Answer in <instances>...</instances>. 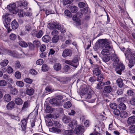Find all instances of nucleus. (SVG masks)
Segmentation results:
<instances>
[{"instance_id": "1", "label": "nucleus", "mask_w": 135, "mask_h": 135, "mask_svg": "<svg viewBox=\"0 0 135 135\" xmlns=\"http://www.w3.org/2000/svg\"><path fill=\"white\" fill-rule=\"evenodd\" d=\"M125 55L126 58L129 60V67L131 68L134 66L135 63V52L132 51L129 48H127Z\"/></svg>"}, {"instance_id": "2", "label": "nucleus", "mask_w": 135, "mask_h": 135, "mask_svg": "<svg viewBox=\"0 0 135 135\" xmlns=\"http://www.w3.org/2000/svg\"><path fill=\"white\" fill-rule=\"evenodd\" d=\"M63 96L61 95H58L55 98H53L50 99L49 101L50 103L54 106H60L61 105L63 104V102L65 101L64 100H62V101H61L63 98Z\"/></svg>"}, {"instance_id": "3", "label": "nucleus", "mask_w": 135, "mask_h": 135, "mask_svg": "<svg viewBox=\"0 0 135 135\" xmlns=\"http://www.w3.org/2000/svg\"><path fill=\"white\" fill-rule=\"evenodd\" d=\"M99 44L101 48H104L108 46H111L109 40L107 39H101L98 41Z\"/></svg>"}, {"instance_id": "4", "label": "nucleus", "mask_w": 135, "mask_h": 135, "mask_svg": "<svg viewBox=\"0 0 135 135\" xmlns=\"http://www.w3.org/2000/svg\"><path fill=\"white\" fill-rule=\"evenodd\" d=\"M16 3L17 4V6L18 7H20L22 8L26 9L27 8V6L28 3L26 1L23 0L22 1H19L17 2Z\"/></svg>"}, {"instance_id": "5", "label": "nucleus", "mask_w": 135, "mask_h": 135, "mask_svg": "<svg viewBox=\"0 0 135 135\" xmlns=\"http://www.w3.org/2000/svg\"><path fill=\"white\" fill-rule=\"evenodd\" d=\"M7 8L10 12L13 14H16L17 13V11L15 3L9 5L8 6Z\"/></svg>"}, {"instance_id": "6", "label": "nucleus", "mask_w": 135, "mask_h": 135, "mask_svg": "<svg viewBox=\"0 0 135 135\" xmlns=\"http://www.w3.org/2000/svg\"><path fill=\"white\" fill-rule=\"evenodd\" d=\"M125 69V66L123 63H120L119 64V66H117L115 69L116 72L119 74H121V71Z\"/></svg>"}, {"instance_id": "7", "label": "nucleus", "mask_w": 135, "mask_h": 135, "mask_svg": "<svg viewBox=\"0 0 135 135\" xmlns=\"http://www.w3.org/2000/svg\"><path fill=\"white\" fill-rule=\"evenodd\" d=\"M84 127L82 126H79L76 127L73 133L77 135H79L81 132L82 133L84 132Z\"/></svg>"}, {"instance_id": "8", "label": "nucleus", "mask_w": 135, "mask_h": 135, "mask_svg": "<svg viewBox=\"0 0 135 135\" xmlns=\"http://www.w3.org/2000/svg\"><path fill=\"white\" fill-rule=\"evenodd\" d=\"M72 54L71 50L69 49H66L64 50L62 54V56L65 57L67 56H70Z\"/></svg>"}, {"instance_id": "9", "label": "nucleus", "mask_w": 135, "mask_h": 135, "mask_svg": "<svg viewBox=\"0 0 135 135\" xmlns=\"http://www.w3.org/2000/svg\"><path fill=\"white\" fill-rule=\"evenodd\" d=\"M6 52L10 56L14 57L16 58L18 57V53L15 51L7 50H6Z\"/></svg>"}, {"instance_id": "10", "label": "nucleus", "mask_w": 135, "mask_h": 135, "mask_svg": "<svg viewBox=\"0 0 135 135\" xmlns=\"http://www.w3.org/2000/svg\"><path fill=\"white\" fill-rule=\"evenodd\" d=\"M102 50L101 53L103 55H106L108 54L109 53V51L112 49V47L111 46H108L104 48Z\"/></svg>"}, {"instance_id": "11", "label": "nucleus", "mask_w": 135, "mask_h": 135, "mask_svg": "<svg viewBox=\"0 0 135 135\" xmlns=\"http://www.w3.org/2000/svg\"><path fill=\"white\" fill-rule=\"evenodd\" d=\"M50 76V80L52 83H57L58 81H61V79L59 77L54 76L52 75H51Z\"/></svg>"}, {"instance_id": "12", "label": "nucleus", "mask_w": 135, "mask_h": 135, "mask_svg": "<svg viewBox=\"0 0 135 135\" xmlns=\"http://www.w3.org/2000/svg\"><path fill=\"white\" fill-rule=\"evenodd\" d=\"M127 123L129 125L135 123V116H132L129 117L127 121Z\"/></svg>"}, {"instance_id": "13", "label": "nucleus", "mask_w": 135, "mask_h": 135, "mask_svg": "<svg viewBox=\"0 0 135 135\" xmlns=\"http://www.w3.org/2000/svg\"><path fill=\"white\" fill-rule=\"evenodd\" d=\"M112 88L111 87L110 85H108L105 86L104 89L103 91V94L104 93H108L111 92Z\"/></svg>"}, {"instance_id": "14", "label": "nucleus", "mask_w": 135, "mask_h": 135, "mask_svg": "<svg viewBox=\"0 0 135 135\" xmlns=\"http://www.w3.org/2000/svg\"><path fill=\"white\" fill-rule=\"evenodd\" d=\"M72 62L71 66L76 68H77L79 64L78 59V57L75 58L74 59L71 61Z\"/></svg>"}, {"instance_id": "15", "label": "nucleus", "mask_w": 135, "mask_h": 135, "mask_svg": "<svg viewBox=\"0 0 135 135\" xmlns=\"http://www.w3.org/2000/svg\"><path fill=\"white\" fill-rule=\"evenodd\" d=\"M112 60L115 63L118 64L119 61V59L115 54H113L111 56Z\"/></svg>"}, {"instance_id": "16", "label": "nucleus", "mask_w": 135, "mask_h": 135, "mask_svg": "<svg viewBox=\"0 0 135 135\" xmlns=\"http://www.w3.org/2000/svg\"><path fill=\"white\" fill-rule=\"evenodd\" d=\"M11 16L10 14L9 13H6L4 16L3 19H4V21L10 22V21L11 20Z\"/></svg>"}, {"instance_id": "17", "label": "nucleus", "mask_w": 135, "mask_h": 135, "mask_svg": "<svg viewBox=\"0 0 135 135\" xmlns=\"http://www.w3.org/2000/svg\"><path fill=\"white\" fill-rule=\"evenodd\" d=\"M77 121L73 120L71 121L69 124V126L71 128V129H73L75 127H76L77 124Z\"/></svg>"}, {"instance_id": "18", "label": "nucleus", "mask_w": 135, "mask_h": 135, "mask_svg": "<svg viewBox=\"0 0 135 135\" xmlns=\"http://www.w3.org/2000/svg\"><path fill=\"white\" fill-rule=\"evenodd\" d=\"M15 105V104L14 102L11 101L7 104L6 107L8 109L11 110L14 108Z\"/></svg>"}, {"instance_id": "19", "label": "nucleus", "mask_w": 135, "mask_h": 135, "mask_svg": "<svg viewBox=\"0 0 135 135\" xmlns=\"http://www.w3.org/2000/svg\"><path fill=\"white\" fill-rule=\"evenodd\" d=\"M59 116V115L58 114L56 115L55 114H51L50 113L47 115L45 117L47 119L49 118H54L55 119L58 118Z\"/></svg>"}, {"instance_id": "20", "label": "nucleus", "mask_w": 135, "mask_h": 135, "mask_svg": "<svg viewBox=\"0 0 135 135\" xmlns=\"http://www.w3.org/2000/svg\"><path fill=\"white\" fill-rule=\"evenodd\" d=\"M11 26L13 29L15 30L18 28V24L16 21L14 20L12 21L11 23Z\"/></svg>"}, {"instance_id": "21", "label": "nucleus", "mask_w": 135, "mask_h": 135, "mask_svg": "<svg viewBox=\"0 0 135 135\" xmlns=\"http://www.w3.org/2000/svg\"><path fill=\"white\" fill-rule=\"evenodd\" d=\"M72 18L73 21L76 22L77 25H81L80 20L78 18L76 15H74L72 17Z\"/></svg>"}, {"instance_id": "22", "label": "nucleus", "mask_w": 135, "mask_h": 135, "mask_svg": "<svg viewBox=\"0 0 135 135\" xmlns=\"http://www.w3.org/2000/svg\"><path fill=\"white\" fill-rule=\"evenodd\" d=\"M15 103L18 105H22L23 102V101L20 97L15 98Z\"/></svg>"}, {"instance_id": "23", "label": "nucleus", "mask_w": 135, "mask_h": 135, "mask_svg": "<svg viewBox=\"0 0 135 135\" xmlns=\"http://www.w3.org/2000/svg\"><path fill=\"white\" fill-rule=\"evenodd\" d=\"M21 126L22 129L23 131H25L26 128V125L27 122L26 120L25 119L22 120L21 121Z\"/></svg>"}, {"instance_id": "24", "label": "nucleus", "mask_w": 135, "mask_h": 135, "mask_svg": "<svg viewBox=\"0 0 135 135\" xmlns=\"http://www.w3.org/2000/svg\"><path fill=\"white\" fill-rule=\"evenodd\" d=\"M54 69L56 71H59L60 70L61 68V65L59 63H56L53 66Z\"/></svg>"}, {"instance_id": "25", "label": "nucleus", "mask_w": 135, "mask_h": 135, "mask_svg": "<svg viewBox=\"0 0 135 135\" xmlns=\"http://www.w3.org/2000/svg\"><path fill=\"white\" fill-rule=\"evenodd\" d=\"M42 41L44 42L47 43L50 40L51 37L48 35H46L42 37Z\"/></svg>"}, {"instance_id": "26", "label": "nucleus", "mask_w": 135, "mask_h": 135, "mask_svg": "<svg viewBox=\"0 0 135 135\" xmlns=\"http://www.w3.org/2000/svg\"><path fill=\"white\" fill-rule=\"evenodd\" d=\"M70 8L71 12L73 13H75L78 10V7L74 5H71Z\"/></svg>"}, {"instance_id": "27", "label": "nucleus", "mask_w": 135, "mask_h": 135, "mask_svg": "<svg viewBox=\"0 0 135 135\" xmlns=\"http://www.w3.org/2000/svg\"><path fill=\"white\" fill-rule=\"evenodd\" d=\"M117 83L120 88L122 87L124 85L122 80L121 78H118L116 81Z\"/></svg>"}, {"instance_id": "28", "label": "nucleus", "mask_w": 135, "mask_h": 135, "mask_svg": "<svg viewBox=\"0 0 135 135\" xmlns=\"http://www.w3.org/2000/svg\"><path fill=\"white\" fill-rule=\"evenodd\" d=\"M4 100L6 102H9L11 99V97L9 94H5L3 97Z\"/></svg>"}, {"instance_id": "29", "label": "nucleus", "mask_w": 135, "mask_h": 135, "mask_svg": "<svg viewBox=\"0 0 135 135\" xmlns=\"http://www.w3.org/2000/svg\"><path fill=\"white\" fill-rule=\"evenodd\" d=\"M81 93H82V95H84V98L85 99H89L91 98L92 97V95L90 94V93H87V92L86 91V90L85 91V92L84 93L82 92Z\"/></svg>"}, {"instance_id": "30", "label": "nucleus", "mask_w": 135, "mask_h": 135, "mask_svg": "<svg viewBox=\"0 0 135 135\" xmlns=\"http://www.w3.org/2000/svg\"><path fill=\"white\" fill-rule=\"evenodd\" d=\"M105 85V83L102 82H100L98 83L96 86V88L99 89H100L103 88V86Z\"/></svg>"}, {"instance_id": "31", "label": "nucleus", "mask_w": 135, "mask_h": 135, "mask_svg": "<svg viewBox=\"0 0 135 135\" xmlns=\"http://www.w3.org/2000/svg\"><path fill=\"white\" fill-rule=\"evenodd\" d=\"M129 132L131 133H135V125H132L129 127Z\"/></svg>"}, {"instance_id": "32", "label": "nucleus", "mask_w": 135, "mask_h": 135, "mask_svg": "<svg viewBox=\"0 0 135 135\" xmlns=\"http://www.w3.org/2000/svg\"><path fill=\"white\" fill-rule=\"evenodd\" d=\"M118 107L119 109L121 110H124L126 109V105L122 103H121L119 104Z\"/></svg>"}, {"instance_id": "33", "label": "nucleus", "mask_w": 135, "mask_h": 135, "mask_svg": "<svg viewBox=\"0 0 135 135\" xmlns=\"http://www.w3.org/2000/svg\"><path fill=\"white\" fill-rule=\"evenodd\" d=\"M101 73V71L98 68H95L93 70V73L95 75H98L100 74Z\"/></svg>"}, {"instance_id": "34", "label": "nucleus", "mask_w": 135, "mask_h": 135, "mask_svg": "<svg viewBox=\"0 0 135 135\" xmlns=\"http://www.w3.org/2000/svg\"><path fill=\"white\" fill-rule=\"evenodd\" d=\"M73 133V131L71 130H65L63 132V134L65 135H72Z\"/></svg>"}, {"instance_id": "35", "label": "nucleus", "mask_w": 135, "mask_h": 135, "mask_svg": "<svg viewBox=\"0 0 135 135\" xmlns=\"http://www.w3.org/2000/svg\"><path fill=\"white\" fill-rule=\"evenodd\" d=\"M34 89L32 88H30L27 89L26 91V94L29 95H32L34 93Z\"/></svg>"}, {"instance_id": "36", "label": "nucleus", "mask_w": 135, "mask_h": 135, "mask_svg": "<svg viewBox=\"0 0 135 135\" xmlns=\"http://www.w3.org/2000/svg\"><path fill=\"white\" fill-rule=\"evenodd\" d=\"M59 39V37L58 35L54 36L52 38L51 41L52 43H56L58 42Z\"/></svg>"}, {"instance_id": "37", "label": "nucleus", "mask_w": 135, "mask_h": 135, "mask_svg": "<svg viewBox=\"0 0 135 135\" xmlns=\"http://www.w3.org/2000/svg\"><path fill=\"white\" fill-rule=\"evenodd\" d=\"M19 45L21 46L24 47H26L28 46V44L25 42L23 41L20 40L19 42Z\"/></svg>"}, {"instance_id": "38", "label": "nucleus", "mask_w": 135, "mask_h": 135, "mask_svg": "<svg viewBox=\"0 0 135 135\" xmlns=\"http://www.w3.org/2000/svg\"><path fill=\"white\" fill-rule=\"evenodd\" d=\"M53 124L55 127L59 128H61V125L59 121H54Z\"/></svg>"}, {"instance_id": "39", "label": "nucleus", "mask_w": 135, "mask_h": 135, "mask_svg": "<svg viewBox=\"0 0 135 135\" xmlns=\"http://www.w3.org/2000/svg\"><path fill=\"white\" fill-rule=\"evenodd\" d=\"M49 68V67L46 64H44L42 67V70L44 71H48Z\"/></svg>"}, {"instance_id": "40", "label": "nucleus", "mask_w": 135, "mask_h": 135, "mask_svg": "<svg viewBox=\"0 0 135 135\" xmlns=\"http://www.w3.org/2000/svg\"><path fill=\"white\" fill-rule=\"evenodd\" d=\"M29 106L28 102V101L25 102L22 108V110H25Z\"/></svg>"}, {"instance_id": "41", "label": "nucleus", "mask_w": 135, "mask_h": 135, "mask_svg": "<svg viewBox=\"0 0 135 135\" xmlns=\"http://www.w3.org/2000/svg\"><path fill=\"white\" fill-rule=\"evenodd\" d=\"M8 61L7 60H4L2 61L0 63V65L3 67L6 66L8 63Z\"/></svg>"}, {"instance_id": "42", "label": "nucleus", "mask_w": 135, "mask_h": 135, "mask_svg": "<svg viewBox=\"0 0 135 135\" xmlns=\"http://www.w3.org/2000/svg\"><path fill=\"white\" fill-rule=\"evenodd\" d=\"M72 105L70 101H68L64 104V106L65 108L68 109Z\"/></svg>"}, {"instance_id": "43", "label": "nucleus", "mask_w": 135, "mask_h": 135, "mask_svg": "<svg viewBox=\"0 0 135 135\" xmlns=\"http://www.w3.org/2000/svg\"><path fill=\"white\" fill-rule=\"evenodd\" d=\"M64 13L65 15L69 17L70 18L72 16V14L68 10H65V11Z\"/></svg>"}, {"instance_id": "44", "label": "nucleus", "mask_w": 135, "mask_h": 135, "mask_svg": "<svg viewBox=\"0 0 135 135\" xmlns=\"http://www.w3.org/2000/svg\"><path fill=\"white\" fill-rule=\"evenodd\" d=\"M25 31H27L28 32L31 31L32 28L31 25L28 24L25 26Z\"/></svg>"}, {"instance_id": "45", "label": "nucleus", "mask_w": 135, "mask_h": 135, "mask_svg": "<svg viewBox=\"0 0 135 135\" xmlns=\"http://www.w3.org/2000/svg\"><path fill=\"white\" fill-rule=\"evenodd\" d=\"M43 34V32L42 30H40L36 33V36L37 38H40L42 37Z\"/></svg>"}, {"instance_id": "46", "label": "nucleus", "mask_w": 135, "mask_h": 135, "mask_svg": "<svg viewBox=\"0 0 135 135\" xmlns=\"http://www.w3.org/2000/svg\"><path fill=\"white\" fill-rule=\"evenodd\" d=\"M18 15L20 17H22L25 16V12L22 10H18Z\"/></svg>"}, {"instance_id": "47", "label": "nucleus", "mask_w": 135, "mask_h": 135, "mask_svg": "<svg viewBox=\"0 0 135 135\" xmlns=\"http://www.w3.org/2000/svg\"><path fill=\"white\" fill-rule=\"evenodd\" d=\"M33 44L36 47H38L41 45V44L40 41L37 40H35L33 41Z\"/></svg>"}, {"instance_id": "48", "label": "nucleus", "mask_w": 135, "mask_h": 135, "mask_svg": "<svg viewBox=\"0 0 135 135\" xmlns=\"http://www.w3.org/2000/svg\"><path fill=\"white\" fill-rule=\"evenodd\" d=\"M97 81L99 82H102L104 79L103 75L102 74H100L98 75Z\"/></svg>"}, {"instance_id": "49", "label": "nucleus", "mask_w": 135, "mask_h": 135, "mask_svg": "<svg viewBox=\"0 0 135 135\" xmlns=\"http://www.w3.org/2000/svg\"><path fill=\"white\" fill-rule=\"evenodd\" d=\"M62 120L64 123H67L70 121V119L69 117H65L63 118Z\"/></svg>"}, {"instance_id": "50", "label": "nucleus", "mask_w": 135, "mask_h": 135, "mask_svg": "<svg viewBox=\"0 0 135 135\" xmlns=\"http://www.w3.org/2000/svg\"><path fill=\"white\" fill-rule=\"evenodd\" d=\"M16 85L20 87H22L24 85V83L22 81H18L16 82Z\"/></svg>"}, {"instance_id": "51", "label": "nucleus", "mask_w": 135, "mask_h": 135, "mask_svg": "<svg viewBox=\"0 0 135 135\" xmlns=\"http://www.w3.org/2000/svg\"><path fill=\"white\" fill-rule=\"evenodd\" d=\"M103 61L105 62L108 61L110 60V58L107 55H104L102 57Z\"/></svg>"}, {"instance_id": "52", "label": "nucleus", "mask_w": 135, "mask_h": 135, "mask_svg": "<svg viewBox=\"0 0 135 135\" xmlns=\"http://www.w3.org/2000/svg\"><path fill=\"white\" fill-rule=\"evenodd\" d=\"M9 38L10 40H14L16 38L17 36L16 35L12 33L9 35Z\"/></svg>"}, {"instance_id": "53", "label": "nucleus", "mask_w": 135, "mask_h": 135, "mask_svg": "<svg viewBox=\"0 0 135 135\" xmlns=\"http://www.w3.org/2000/svg\"><path fill=\"white\" fill-rule=\"evenodd\" d=\"M11 92L13 95H16L17 94L18 91L16 88H14L11 89Z\"/></svg>"}, {"instance_id": "54", "label": "nucleus", "mask_w": 135, "mask_h": 135, "mask_svg": "<svg viewBox=\"0 0 135 135\" xmlns=\"http://www.w3.org/2000/svg\"><path fill=\"white\" fill-rule=\"evenodd\" d=\"M110 107L112 109H117V105L115 103H113L110 104Z\"/></svg>"}, {"instance_id": "55", "label": "nucleus", "mask_w": 135, "mask_h": 135, "mask_svg": "<svg viewBox=\"0 0 135 135\" xmlns=\"http://www.w3.org/2000/svg\"><path fill=\"white\" fill-rule=\"evenodd\" d=\"M128 115V113H127L125 111H124L121 113L120 116L122 118H124L127 117Z\"/></svg>"}, {"instance_id": "56", "label": "nucleus", "mask_w": 135, "mask_h": 135, "mask_svg": "<svg viewBox=\"0 0 135 135\" xmlns=\"http://www.w3.org/2000/svg\"><path fill=\"white\" fill-rule=\"evenodd\" d=\"M117 100L119 102H124L126 101V99L124 97H122L117 99Z\"/></svg>"}, {"instance_id": "57", "label": "nucleus", "mask_w": 135, "mask_h": 135, "mask_svg": "<svg viewBox=\"0 0 135 135\" xmlns=\"http://www.w3.org/2000/svg\"><path fill=\"white\" fill-rule=\"evenodd\" d=\"M24 80L25 81L26 83H28L30 84H31L32 82V79L29 78H25Z\"/></svg>"}, {"instance_id": "58", "label": "nucleus", "mask_w": 135, "mask_h": 135, "mask_svg": "<svg viewBox=\"0 0 135 135\" xmlns=\"http://www.w3.org/2000/svg\"><path fill=\"white\" fill-rule=\"evenodd\" d=\"M131 104L133 106L135 105V97L132 98L129 101Z\"/></svg>"}, {"instance_id": "59", "label": "nucleus", "mask_w": 135, "mask_h": 135, "mask_svg": "<svg viewBox=\"0 0 135 135\" xmlns=\"http://www.w3.org/2000/svg\"><path fill=\"white\" fill-rule=\"evenodd\" d=\"M7 72L9 74H11L13 72V69L10 66H7V68L6 70Z\"/></svg>"}, {"instance_id": "60", "label": "nucleus", "mask_w": 135, "mask_h": 135, "mask_svg": "<svg viewBox=\"0 0 135 135\" xmlns=\"http://www.w3.org/2000/svg\"><path fill=\"white\" fill-rule=\"evenodd\" d=\"M7 84L6 81L4 80H1L0 81V86H5Z\"/></svg>"}, {"instance_id": "61", "label": "nucleus", "mask_w": 135, "mask_h": 135, "mask_svg": "<svg viewBox=\"0 0 135 135\" xmlns=\"http://www.w3.org/2000/svg\"><path fill=\"white\" fill-rule=\"evenodd\" d=\"M58 128H59L57 127H53L51 129L52 131L54 132H55L59 133L60 132L61 130L59 129Z\"/></svg>"}, {"instance_id": "62", "label": "nucleus", "mask_w": 135, "mask_h": 135, "mask_svg": "<svg viewBox=\"0 0 135 135\" xmlns=\"http://www.w3.org/2000/svg\"><path fill=\"white\" fill-rule=\"evenodd\" d=\"M72 2V0H64L63 4L64 5H66L69 4H70Z\"/></svg>"}, {"instance_id": "63", "label": "nucleus", "mask_w": 135, "mask_h": 135, "mask_svg": "<svg viewBox=\"0 0 135 135\" xmlns=\"http://www.w3.org/2000/svg\"><path fill=\"white\" fill-rule=\"evenodd\" d=\"M54 109L50 107H47L46 109V112H51L54 110Z\"/></svg>"}, {"instance_id": "64", "label": "nucleus", "mask_w": 135, "mask_h": 135, "mask_svg": "<svg viewBox=\"0 0 135 135\" xmlns=\"http://www.w3.org/2000/svg\"><path fill=\"white\" fill-rule=\"evenodd\" d=\"M48 27L50 29H52L55 28V24L52 23H49L48 25Z\"/></svg>"}]
</instances>
